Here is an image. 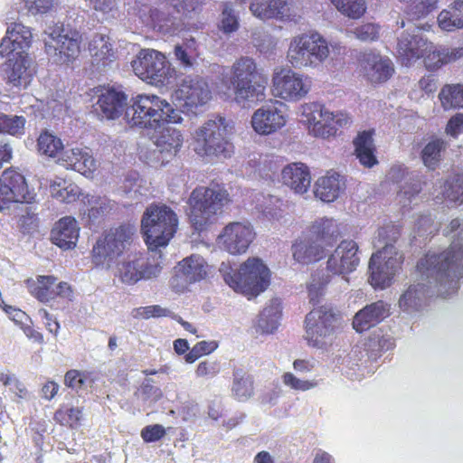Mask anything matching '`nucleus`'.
<instances>
[{
	"mask_svg": "<svg viewBox=\"0 0 463 463\" xmlns=\"http://www.w3.org/2000/svg\"><path fill=\"white\" fill-rule=\"evenodd\" d=\"M126 105L127 95L121 90L110 89L99 95L95 110L107 119H115L125 111L124 119L129 126L153 129L161 128L165 123L181 120L178 111L157 95H138L131 106L126 108Z\"/></svg>",
	"mask_w": 463,
	"mask_h": 463,
	"instance_id": "obj_1",
	"label": "nucleus"
},
{
	"mask_svg": "<svg viewBox=\"0 0 463 463\" xmlns=\"http://www.w3.org/2000/svg\"><path fill=\"white\" fill-rule=\"evenodd\" d=\"M451 250L442 254H426L417 264V279L408 286L399 298V307L411 314L420 310L427 296L428 289L435 288L437 293L446 298L458 288V279L462 278V264L456 260L449 269H443ZM459 260V259H457Z\"/></svg>",
	"mask_w": 463,
	"mask_h": 463,
	"instance_id": "obj_2",
	"label": "nucleus"
},
{
	"mask_svg": "<svg viewBox=\"0 0 463 463\" xmlns=\"http://www.w3.org/2000/svg\"><path fill=\"white\" fill-rule=\"evenodd\" d=\"M344 52L340 42L328 41L317 32L302 33L290 39L287 61L297 70L319 69L326 61Z\"/></svg>",
	"mask_w": 463,
	"mask_h": 463,
	"instance_id": "obj_3",
	"label": "nucleus"
},
{
	"mask_svg": "<svg viewBox=\"0 0 463 463\" xmlns=\"http://www.w3.org/2000/svg\"><path fill=\"white\" fill-rule=\"evenodd\" d=\"M360 263L358 245L354 241L345 240L341 241L329 255L326 269H318L312 273L307 283V292L310 302H318L324 294L326 287L331 281L332 275H345L356 269Z\"/></svg>",
	"mask_w": 463,
	"mask_h": 463,
	"instance_id": "obj_4",
	"label": "nucleus"
},
{
	"mask_svg": "<svg viewBox=\"0 0 463 463\" xmlns=\"http://www.w3.org/2000/svg\"><path fill=\"white\" fill-rule=\"evenodd\" d=\"M396 233L393 226L381 228L373 241L374 247L382 248L372 255L369 262V281L375 288L389 287L401 269L402 255L391 243Z\"/></svg>",
	"mask_w": 463,
	"mask_h": 463,
	"instance_id": "obj_5",
	"label": "nucleus"
},
{
	"mask_svg": "<svg viewBox=\"0 0 463 463\" xmlns=\"http://www.w3.org/2000/svg\"><path fill=\"white\" fill-rule=\"evenodd\" d=\"M229 81L236 103L246 106L262 102L266 99L267 79L261 75L254 59L242 56L230 70Z\"/></svg>",
	"mask_w": 463,
	"mask_h": 463,
	"instance_id": "obj_6",
	"label": "nucleus"
},
{
	"mask_svg": "<svg viewBox=\"0 0 463 463\" xmlns=\"http://www.w3.org/2000/svg\"><path fill=\"white\" fill-rule=\"evenodd\" d=\"M233 122L216 116L200 127L194 135V150L200 156L228 158L234 152L231 137L233 134Z\"/></svg>",
	"mask_w": 463,
	"mask_h": 463,
	"instance_id": "obj_7",
	"label": "nucleus"
},
{
	"mask_svg": "<svg viewBox=\"0 0 463 463\" xmlns=\"http://www.w3.org/2000/svg\"><path fill=\"white\" fill-rule=\"evenodd\" d=\"M203 3V0H159L154 8L137 3V12L145 24L162 33H170L177 28L182 16L198 11Z\"/></svg>",
	"mask_w": 463,
	"mask_h": 463,
	"instance_id": "obj_8",
	"label": "nucleus"
},
{
	"mask_svg": "<svg viewBox=\"0 0 463 463\" xmlns=\"http://www.w3.org/2000/svg\"><path fill=\"white\" fill-rule=\"evenodd\" d=\"M219 271L230 288L249 298L258 296L269 285V270L257 258L247 260L237 271L229 264L222 262Z\"/></svg>",
	"mask_w": 463,
	"mask_h": 463,
	"instance_id": "obj_9",
	"label": "nucleus"
},
{
	"mask_svg": "<svg viewBox=\"0 0 463 463\" xmlns=\"http://www.w3.org/2000/svg\"><path fill=\"white\" fill-rule=\"evenodd\" d=\"M178 225L176 213L165 204H151L141 220V231L148 249L165 247L173 238Z\"/></svg>",
	"mask_w": 463,
	"mask_h": 463,
	"instance_id": "obj_10",
	"label": "nucleus"
},
{
	"mask_svg": "<svg viewBox=\"0 0 463 463\" xmlns=\"http://www.w3.org/2000/svg\"><path fill=\"white\" fill-rule=\"evenodd\" d=\"M229 202L225 190L204 186L195 188L188 199L187 214L195 230L201 231L216 222L222 208Z\"/></svg>",
	"mask_w": 463,
	"mask_h": 463,
	"instance_id": "obj_11",
	"label": "nucleus"
},
{
	"mask_svg": "<svg viewBox=\"0 0 463 463\" xmlns=\"http://www.w3.org/2000/svg\"><path fill=\"white\" fill-rule=\"evenodd\" d=\"M135 235L136 227L131 224H123L107 231L93 246V263L104 269H110L117 259L128 250Z\"/></svg>",
	"mask_w": 463,
	"mask_h": 463,
	"instance_id": "obj_12",
	"label": "nucleus"
},
{
	"mask_svg": "<svg viewBox=\"0 0 463 463\" xmlns=\"http://www.w3.org/2000/svg\"><path fill=\"white\" fill-rule=\"evenodd\" d=\"M84 22L83 16H77L73 24L69 21L66 24L49 28L48 39H45V51L57 63H64L75 59L80 52L81 34L78 30Z\"/></svg>",
	"mask_w": 463,
	"mask_h": 463,
	"instance_id": "obj_13",
	"label": "nucleus"
},
{
	"mask_svg": "<svg viewBox=\"0 0 463 463\" xmlns=\"http://www.w3.org/2000/svg\"><path fill=\"white\" fill-rule=\"evenodd\" d=\"M302 121L316 137L328 138L335 136L339 128L350 123V118L343 112L333 113L318 102L304 103L299 108Z\"/></svg>",
	"mask_w": 463,
	"mask_h": 463,
	"instance_id": "obj_14",
	"label": "nucleus"
},
{
	"mask_svg": "<svg viewBox=\"0 0 463 463\" xmlns=\"http://www.w3.org/2000/svg\"><path fill=\"white\" fill-rule=\"evenodd\" d=\"M132 68L137 77L156 86L168 84L173 74L165 56L153 49L140 51L132 61Z\"/></svg>",
	"mask_w": 463,
	"mask_h": 463,
	"instance_id": "obj_15",
	"label": "nucleus"
},
{
	"mask_svg": "<svg viewBox=\"0 0 463 463\" xmlns=\"http://www.w3.org/2000/svg\"><path fill=\"white\" fill-rule=\"evenodd\" d=\"M312 88V80L291 69L276 70L272 76L274 97L288 102H297L305 99Z\"/></svg>",
	"mask_w": 463,
	"mask_h": 463,
	"instance_id": "obj_16",
	"label": "nucleus"
},
{
	"mask_svg": "<svg viewBox=\"0 0 463 463\" xmlns=\"http://www.w3.org/2000/svg\"><path fill=\"white\" fill-rule=\"evenodd\" d=\"M337 317L331 309L320 307L311 310L306 317V340L317 348H325L332 341Z\"/></svg>",
	"mask_w": 463,
	"mask_h": 463,
	"instance_id": "obj_17",
	"label": "nucleus"
},
{
	"mask_svg": "<svg viewBox=\"0 0 463 463\" xmlns=\"http://www.w3.org/2000/svg\"><path fill=\"white\" fill-rule=\"evenodd\" d=\"M173 98L176 106L189 113L204 106L212 99V92L205 80L188 76L177 86Z\"/></svg>",
	"mask_w": 463,
	"mask_h": 463,
	"instance_id": "obj_18",
	"label": "nucleus"
},
{
	"mask_svg": "<svg viewBox=\"0 0 463 463\" xmlns=\"http://www.w3.org/2000/svg\"><path fill=\"white\" fill-rule=\"evenodd\" d=\"M430 25H416L413 29L403 32L397 42V53L403 65L410 66L423 57L432 48L430 42L420 32L429 30Z\"/></svg>",
	"mask_w": 463,
	"mask_h": 463,
	"instance_id": "obj_19",
	"label": "nucleus"
},
{
	"mask_svg": "<svg viewBox=\"0 0 463 463\" xmlns=\"http://www.w3.org/2000/svg\"><path fill=\"white\" fill-rule=\"evenodd\" d=\"M34 197L35 194L28 191L24 175L14 170L3 172L0 177V211L16 203H31Z\"/></svg>",
	"mask_w": 463,
	"mask_h": 463,
	"instance_id": "obj_20",
	"label": "nucleus"
},
{
	"mask_svg": "<svg viewBox=\"0 0 463 463\" xmlns=\"http://www.w3.org/2000/svg\"><path fill=\"white\" fill-rule=\"evenodd\" d=\"M161 267L153 258L133 255L118 265L117 275L119 279L128 285H133L141 279H149L158 276Z\"/></svg>",
	"mask_w": 463,
	"mask_h": 463,
	"instance_id": "obj_21",
	"label": "nucleus"
},
{
	"mask_svg": "<svg viewBox=\"0 0 463 463\" xmlns=\"http://www.w3.org/2000/svg\"><path fill=\"white\" fill-rule=\"evenodd\" d=\"M184 137L175 128H165L152 144L145 158L149 164L165 165L172 159L183 146Z\"/></svg>",
	"mask_w": 463,
	"mask_h": 463,
	"instance_id": "obj_22",
	"label": "nucleus"
},
{
	"mask_svg": "<svg viewBox=\"0 0 463 463\" xmlns=\"http://www.w3.org/2000/svg\"><path fill=\"white\" fill-rule=\"evenodd\" d=\"M255 238L252 226L248 222H235L226 225L218 237V243L232 255L245 253Z\"/></svg>",
	"mask_w": 463,
	"mask_h": 463,
	"instance_id": "obj_23",
	"label": "nucleus"
},
{
	"mask_svg": "<svg viewBox=\"0 0 463 463\" xmlns=\"http://www.w3.org/2000/svg\"><path fill=\"white\" fill-rule=\"evenodd\" d=\"M208 272V265L204 259L193 254L175 267V274L171 279V287L176 292H184L188 285L205 279Z\"/></svg>",
	"mask_w": 463,
	"mask_h": 463,
	"instance_id": "obj_24",
	"label": "nucleus"
},
{
	"mask_svg": "<svg viewBox=\"0 0 463 463\" xmlns=\"http://www.w3.org/2000/svg\"><path fill=\"white\" fill-rule=\"evenodd\" d=\"M358 63L363 77L373 84L387 81L394 72L392 60L379 52H365L361 53Z\"/></svg>",
	"mask_w": 463,
	"mask_h": 463,
	"instance_id": "obj_25",
	"label": "nucleus"
},
{
	"mask_svg": "<svg viewBox=\"0 0 463 463\" xmlns=\"http://www.w3.org/2000/svg\"><path fill=\"white\" fill-rule=\"evenodd\" d=\"M279 104V101L265 104L252 113L250 125L258 135H272L286 125L287 118Z\"/></svg>",
	"mask_w": 463,
	"mask_h": 463,
	"instance_id": "obj_26",
	"label": "nucleus"
},
{
	"mask_svg": "<svg viewBox=\"0 0 463 463\" xmlns=\"http://www.w3.org/2000/svg\"><path fill=\"white\" fill-rule=\"evenodd\" d=\"M33 39L31 29L19 23L11 24L6 30V35L0 43V55L27 54Z\"/></svg>",
	"mask_w": 463,
	"mask_h": 463,
	"instance_id": "obj_27",
	"label": "nucleus"
},
{
	"mask_svg": "<svg viewBox=\"0 0 463 463\" xmlns=\"http://www.w3.org/2000/svg\"><path fill=\"white\" fill-rule=\"evenodd\" d=\"M59 162L66 168L77 171L87 177H92L99 167V162L87 147L65 150L59 157Z\"/></svg>",
	"mask_w": 463,
	"mask_h": 463,
	"instance_id": "obj_28",
	"label": "nucleus"
},
{
	"mask_svg": "<svg viewBox=\"0 0 463 463\" xmlns=\"http://www.w3.org/2000/svg\"><path fill=\"white\" fill-rule=\"evenodd\" d=\"M12 55L5 69L7 82L14 87L26 88L34 74L32 60L28 54Z\"/></svg>",
	"mask_w": 463,
	"mask_h": 463,
	"instance_id": "obj_29",
	"label": "nucleus"
},
{
	"mask_svg": "<svg viewBox=\"0 0 463 463\" xmlns=\"http://www.w3.org/2000/svg\"><path fill=\"white\" fill-rule=\"evenodd\" d=\"M291 251L297 262L307 265L323 259L327 250L309 234L297 239L291 246Z\"/></svg>",
	"mask_w": 463,
	"mask_h": 463,
	"instance_id": "obj_30",
	"label": "nucleus"
},
{
	"mask_svg": "<svg viewBox=\"0 0 463 463\" xmlns=\"http://www.w3.org/2000/svg\"><path fill=\"white\" fill-rule=\"evenodd\" d=\"M390 315V306L383 300L365 306L358 311L353 320L357 332H363L382 322Z\"/></svg>",
	"mask_w": 463,
	"mask_h": 463,
	"instance_id": "obj_31",
	"label": "nucleus"
},
{
	"mask_svg": "<svg viewBox=\"0 0 463 463\" xmlns=\"http://www.w3.org/2000/svg\"><path fill=\"white\" fill-rule=\"evenodd\" d=\"M281 180L284 185L298 194L307 193L311 184L309 169L302 163L286 165L281 172Z\"/></svg>",
	"mask_w": 463,
	"mask_h": 463,
	"instance_id": "obj_32",
	"label": "nucleus"
},
{
	"mask_svg": "<svg viewBox=\"0 0 463 463\" xmlns=\"http://www.w3.org/2000/svg\"><path fill=\"white\" fill-rule=\"evenodd\" d=\"M88 50L91 56V62L98 69L105 68L113 62L116 52L113 43L108 35L97 33L91 37L88 43Z\"/></svg>",
	"mask_w": 463,
	"mask_h": 463,
	"instance_id": "obj_33",
	"label": "nucleus"
},
{
	"mask_svg": "<svg viewBox=\"0 0 463 463\" xmlns=\"http://www.w3.org/2000/svg\"><path fill=\"white\" fill-rule=\"evenodd\" d=\"M80 228L77 221L66 216L60 219L52 230L51 239L59 248L70 250L76 246Z\"/></svg>",
	"mask_w": 463,
	"mask_h": 463,
	"instance_id": "obj_34",
	"label": "nucleus"
},
{
	"mask_svg": "<svg viewBox=\"0 0 463 463\" xmlns=\"http://www.w3.org/2000/svg\"><path fill=\"white\" fill-rule=\"evenodd\" d=\"M251 14L261 20L290 19V8L287 0H254L250 3Z\"/></svg>",
	"mask_w": 463,
	"mask_h": 463,
	"instance_id": "obj_35",
	"label": "nucleus"
},
{
	"mask_svg": "<svg viewBox=\"0 0 463 463\" xmlns=\"http://www.w3.org/2000/svg\"><path fill=\"white\" fill-rule=\"evenodd\" d=\"M345 189L343 176L335 172H327L315 184V195L323 202L335 201Z\"/></svg>",
	"mask_w": 463,
	"mask_h": 463,
	"instance_id": "obj_36",
	"label": "nucleus"
},
{
	"mask_svg": "<svg viewBox=\"0 0 463 463\" xmlns=\"http://www.w3.org/2000/svg\"><path fill=\"white\" fill-rule=\"evenodd\" d=\"M83 203L87 207L85 214L92 222L101 221L116 207L114 201L99 194H87L83 198Z\"/></svg>",
	"mask_w": 463,
	"mask_h": 463,
	"instance_id": "obj_37",
	"label": "nucleus"
},
{
	"mask_svg": "<svg viewBox=\"0 0 463 463\" xmlns=\"http://www.w3.org/2000/svg\"><path fill=\"white\" fill-rule=\"evenodd\" d=\"M310 235L319 243L331 248L339 235L337 223L333 219L323 218L316 221L310 229Z\"/></svg>",
	"mask_w": 463,
	"mask_h": 463,
	"instance_id": "obj_38",
	"label": "nucleus"
},
{
	"mask_svg": "<svg viewBox=\"0 0 463 463\" xmlns=\"http://www.w3.org/2000/svg\"><path fill=\"white\" fill-rule=\"evenodd\" d=\"M439 28L453 32L463 28V0H455L437 18Z\"/></svg>",
	"mask_w": 463,
	"mask_h": 463,
	"instance_id": "obj_39",
	"label": "nucleus"
},
{
	"mask_svg": "<svg viewBox=\"0 0 463 463\" xmlns=\"http://www.w3.org/2000/svg\"><path fill=\"white\" fill-rule=\"evenodd\" d=\"M354 145L356 157L364 166L372 167L378 163L374 155L375 148L371 131H364L358 134L354 140Z\"/></svg>",
	"mask_w": 463,
	"mask_h": 463,
	"instance_id": "obj_40",
	"label": "nucleus"
},
{
	"mask_svg": "<svg viewBox=\"0 0 463 463\" xmlns=\"http://www.w3.org/2000/svg\"><path fill=\"white\" fill-rule=\"evenodd\" d=\"M281 317V301L279 298L271 299L260 313L257 327L262 333L271 334L279 325Z\"/></svg>",
	"mask_w": 463,
	"mask_h": 463,
	"instance_id": "obj_41",
	"label": "nucleus"
},
{
	"mask_svg": "<svg viewBox=\"0 0 463 463\" xmlns=\"http://www.w3.org/2000/svg\"><path fill=\"white\" fill-rule=\"evenodd\" d=\"M51 194L59 202L71 203L79 198L80 192L77 184L62 178H56L51 184Z\"/></svg>",
	"mask_w": 463,
	"mask_h": 463,
	"instance_id": "obj_42",
	"label": "nucleus"
},
{
	"mask_svg": "<svg viewBox=\"0 0 463 463\" xmlns=\"http://www.w3.org/2000/svg\"><path fill=\"white\" fill-rule=\"evenodd\" d=\"M174 54L180 66L184 69L192 68L198 56L197 43L194 38L184 41L175 46Z\"/></svg>",
	"mask_w": 463,
	"mask_h": 463,
	"instance_id": "obj_43",
	"label": "nucleus"
},
{
	"mask_svg": "<svg viewBox=\"0 0 463 463\" xmlns=\"http://www.w3.org/2000/svg\"><path fill=\"white\" fill-rule=\"evenodd\" d=\"M84 414L81 407L61 406L54 414V420L62 426L76 429L80 426Z\"/></svg>",
	"mask_w": 463,
	"mask_h": 463,
	"instance_id": "obj_44",
	"label": "nucleus"
},
{
	"mask_svg": "<svg viewBox=\"0 0 463 463\" xmlns=\"http://www.w3.org/2000/svg\"><path fill=\"white\" fill-rule=\"evenodd\" d=\"M446 149V143L440 138H433L423 147L420 156L425 166L434 169L441 160V154Z\"/></svg>",
	"mask_w": 463,
	"mask_h": 463,
	"instance_id": "obj_45",
	"label": "nucleus"
},
{
	"mask_svg": "<svg viewBox=\"0 0 463 463\" xmlns=\"http://www.w3.org/2000/svg\"><path fill=\"white\" fill-rule=\"evenodd\" d=\"M95 380L93 373L88 371L70 370L64 376L65 385L76 392L91 388Z\"/></svg>",
	"mask_w": 463,
	"mask_h": 463,
	"instance_id": "obj_46",
	"label": "nucleus"
},
{
	"mask_svg": "<svg viewBox=\"0 0 463 463\" xmlns=\"http://www.w3.org/2000/svg\"><path fill=\"white\" fill-rule=\"evenodd\" d=\"M232 392L238 401H247L253 394V383L251 378L241 370L235 371L233 373Z\"/></svg>",
	"mask_w": 463,
	"mask_h": 463,
	"instance_id": "obj_47",
	"label": "nucleus"
},
{
	"mask_svg": "<svg viewBox=\"0 0 463 463\" xmlns=\"http://www.w3.org/2000/svg\"><path fill=\"white\" fill-rule=\"evenodd\" d=\"M444 109L463 108V85H446L439 93Z\"/></svg>",
	"mask_w": 463,
	"mask_h": 463,
	"instance_id": "obj_48",
	"label": "nucleus"
},
{
	"mask_svg": "<svg viewBox=\"0 0 463 463\" xmlns=\"http://www.w3.org/2000/svg\"><path fill=\"white\" fill-rule=\"evenodd\" d=\"M144 181L140 178L138 173H128L122 181L120 190L130 199L138 200L143 196L146 190L143 185Z\"/></svg>",
	"mask_w": 463,
	"mask_h": 463,
	"instance_id": "obj_49",
	"label": "nucleus"
},
{
	"mask_svg": "<svg viewBox=\"0 0 463 463\" xmlns=\"http://www.w3.org/2000/svg\"><path fill=\"white\" fill-rule=\"evenodd\" d=\"M56 278L53 276H40L37 279V286L33 288V295L41 302H48L56 297Z\"/></svg>",
	"mask_w": 463,
	"mask_h": 463,
	"instance_id": "obj_50",
	"label": "nucleus"
},
{
	"mask_svg": "<svg viewBox=\"0 0 463 463\" xmlns=\"http://www.w3.org/2000/svg\"><path fill=\"white\" fill-rule=\"evenodd\" d=\"M63 148L61 140L49 131H44L38 137V149L48 156H56Z\"/></svg>",
	"mask_w": 463,
	"mask_h": 463,
	"instance_id": "obj_51",
	"label": "nucleus"
},
{
	"mask_svg": "<svg viewBox=\"0 0 463 463\" xmlns=\"http://www.w3.org/2000/svg\"><path fill=\"white\" fill-rule=\"evenodd\" d=\"M343 14L352 19L360 18L366 10L364 0H330Z\"/></svg>",
	"mask_w": 463,
	"mask_h": 463,
	"instance_id": "obj_52",
	"label": "nucleus"
},
{
	"mask_svg": "<svg viewBox=\"0 0 463 463\" xmlns=\"http://www.w3.org/2000/svg\"><path fill=\"white\" fill-rule=\"evenodd\" d=\"M25 118L22 116L6 115L0 112V133L13 136L22 135L24 130Z\"/></svg>",
	"mask_w": 463,
	"mask_h": 463,
	"instance_id": "obj_53",
	"label": "nucleus"
},
{
	"mask_svg": "<svg viewBox=\"0 0 463 463\" xmlns=\"http://www.w3.org/2000/svg\"><path fill=\"white\" fill-rule=\"evenodd\" d=\"M239 17L229 4H224L220 14L218 28L223 33L230 34L239 29Z\"/></svg>",
	"mask_w": 463,
	"mask_h": 463,
	"instance_id": "obj_54",
	"label": "nucleus"
},
{
	"mask_svg": "<svg viewBox=\"0 0 463 463\" xmlns=\"http://www.w3.org/2000/svg\"><path fill=\"white\" fill-rule=\"evenodd\" d=\"M443 195L450 202L463 203V174L457 175L446 181Z\"/></svg>",
	"mask_w": 463,
	"mask_h": 463,
	"instance_id": "obj_55",
	"label": "nucleus"
},
{
	"mask_svg": "<svg viewBox=\"0 0 463 463\" xmlns=\"http://www.w3.org/2000/svg\"><path fill=\"white\" fill-rule=\"evenodd\" d=\"M421 190V184L419 180L410 178L397 194L399 203L402 207L410 205Z\"/></svg>",
	"mask_w": 463,
	"mask_h": 463,
	"instance_id": "obj_56",
	"label": "nucleus"
},
{
	"mask_svg": "<svg viewBox=\"0 0 463 463\" xmlns=\"http://www.w3.org/2000/svg\"><path fill=\"white\" fill-rule=\"evenodd\" d=\"M281 379L285 386L297 392H307L317 386V381L300 379L290 372L283 373Z\"/></svg>",
	"mask_w": 463,
	"mask_h": 463,
	"instance_id": "obj_57",
	"label": "nucleus"
},
{
	"mask_svg": "<svg viewBox=\"0 0 463 463\" xmlns=\"http://www.w3.org/2000/svg\"><path fill=\"white\" fill-rule=\"evenodd\" d=\"M0 383L9 388L15 397L19 399H26L28 392L24 385L18 380V378L10 372H0Z\"/></svg>",
	"mask_w": 463,
	"mask_h": 463,
	"instance_id": "obj_58",
	"label": "nucleus"
},
{
	"mask_svg": "<svg viewBox=\"0 0 463 463\" xmlns=\"http://www.w3.org/2000/svg\"><path fill=\"white\" fill-rule=\"evenodd\" d=\"M27 11L33 14H44L52 11L60 0H23Z\"/></svg>",
	"mask_w": 463,
	"mask_h": 463,
	"instance_id": "obj_59",
	"label": "nucleus"
},
{
	"mask_svg": "<svg viewBox=\"0 0 463 463\" xmlns=\"http://www.w3.org/2000/svg\"><path fill=\"white\" fill-rule=\"evenodd\" d=\"M446 55L448 54L444 53L443 47L438 48L432 44V48L427 51V53L424 55L426 68L430 71H435L447 64Z\"/></svg>",
	"mask_w": 463,
	"mask_h": 463,
	"instance_id": "obj_60",
	"label": "nucleus"
},
{
	"mask_svg": "<svg viewBox=\"0 0 463 463\" xmlns=\"http://www.w3.org/2000/svg\"><path fill=\"white\" fill-rule=\"evenodd\" d=\"M221 372L220 362L215 359H206L202 361L195 370V375L198 378L212 379Z\"/></svg>",
	"mask_w": 463,
	"mask_h": 463,
	"instance_id": "obj_61",
	"label": "nucleus"
},
{
	"mask_svg": "<svg viewBox=\"0 0 463 463\" xmlns=\"http://www.w3.org/2000/svg\"><path fill=\"white\" fill-rule=\"evenodd\" d=\"M363 42H372L379 38V27L374 24H364L350 32Z\"/></svg>",
	"mask_w": 463,
	"mask_h": 463,
	"instance_id": "obj_62",
	"label": "nucleus"
},
{
	"mask_svg": "<svg viewBox=\"0 0 463 463\" xmlns=\"http://www.w3.org/2000/svg\"><path fill=\"white\" fill-rule=\"evenodd\" d=\"M138 396L145 402L155 403L163 397V392L159 387L146 381L139 389Z\"/></svg>",
	"mask_w": 463,
	"mask_h": 463,
	"instance_id": "obj_63",
	"label": "nucleus"
},
{
	"mask_svg": "<svg viewBox=\"0 0 463 463\" xmlns=\"http://www.w3.org/2000/svg\"><path fill=\"white\" fill-rule=\"evenodd\" d=\"M165 435V429L160 424L148 425L142 429L141 437L145 442H155Z\"/></svg>",
	"mask_w": 463,
	"mask_h": 463,
	"instance_id": "obj_64",
	"label": "nucleus"
}]
</instances>
